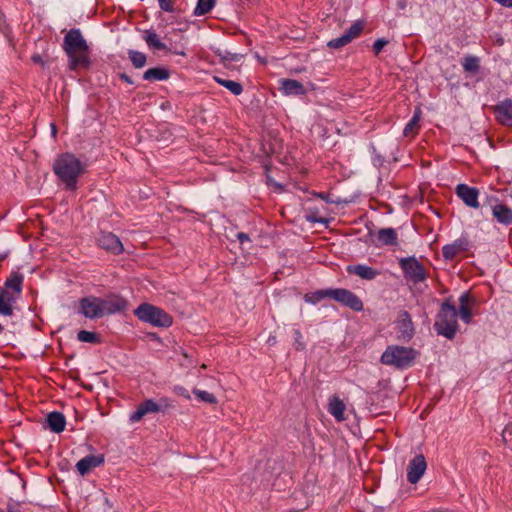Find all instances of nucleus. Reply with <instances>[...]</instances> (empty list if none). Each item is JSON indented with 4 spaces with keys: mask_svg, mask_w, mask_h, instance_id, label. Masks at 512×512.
<instances>
[{
    "mask_svg": "<svg viewBox=\"0 0 512 512\" xmlns=\"http://www.w3.org/2000/svg\"><path fill=\"white\" fill-rule=\"evenodd\" d=\"M462 66L466 72L476 73L480 68L479 58L476 56H466L462 61Z\"/></svg>",
    "mask_w": 512,
    "mask_h": 512,
    "instance_id": "nucleus-34",
    "label": "nucleus"
},
{
    "mask_svg": "<svg viewBox=\"0 0 512 512\" xmlns=\"http://www.w3.org/2000/svg\"><path fill=\"white\" fill-rule=\"evenodd\" d=\"M77 339L79 341L85 342V343L96 344V343L100 342V338H99L98 334H96L95 332L87 331V330L79 331L77 334Z\"/></svg>",
    "mask_w": 512,
    "mask_h": 512,
    "instance_id": "nucleus-35",
    "label": "nucleus"
},
{
    "mask_svg": "<svg viewBox=\"0 0 512 512\" xmlns=\"http://www.w3.org/2000/svg\"><path fill=\"white\" fill-rule=\"evenodd\" d=\"M62 49L68 58L69 70H87L91 67L90 47L80 29L72 28L66 32Z\"/></svg>",
    "mask_w": 512,
    "mask_h": 512,
    "instance_id": "nucleus-1",
    "label": "nucleus"
},
{
    "mask_svg": "<svg viewBox=\"0 0 512 512\" xmlns=\"http://www.w3.org/2000/svg\"><path fill=\"white\" fill-rule=\"evenodd\" d=\"M193 394L202 402H206L209 404H215L217 403L216 397L207 391L200 390V389H193Z\"/></svg>",
    "mask_w": 512,
    "mask_h": 512,
    "instance_id": "nucleus-36",
    "label": "nucleus"
},
{
    "mask_svg": "<svg viewBox=\"0 0 512 512\" xmlns=\"http://www.w3.org/2000/svg\"><path fill=\"white\" fill-rule=\"evenodd\" d=\"M15 303L16 297H13L7 291L0 290V317L13 316Z\"/></svg>",
    "mask_w": 512,
    "mask_h": 512,
    "instance_id": "nucleus-24",
    "label": "nucleus"
},
{
    "mask_svg": "<svg viewBox=\"0 0 512 512\" xmlns=\"http://www.w3.org/2000/svg\"><path fill=\"white\" fill-rule=\"evenodd\" d=\"M492 215L500 224L509 226L512 224V209L504 204H496L492 207Z\"/></svg>",
    "mask_w": 512,
    "mask_h": 512,
    "instance_id": "nucleus-25",
    "label": "nucleus"
},
{
    "mask_svg": "<svg viewBox=\"0 0 512 512\" xmlns=\"http://www.w3.org/2000/svg\"><path fill=\"white\" fill-rule=\"evenodd\" d=\"M347 272L364 280H373L380 274L379 271L364 264L349 265L347 267Z\"/></svg>",
    "mask_w": 512,
    "mask_h": 512,
    "instance_id": "nucleus-23",
    "label": "nucleus"
},
{
    "mask_svg": "<svg viewBox=\"0 0 512 512\" xmlns=\"http://www.w3.org/2000/svg\"><path fill=\"white\" fill-rule=\"evenodd\" d=\"M134 315L142 322L154 327L167 328L173 323L172 317L163 309L150 303H142L135 310Z\"/></svg>",
    "mask_w": 512,
    "mask_h": 512,
    "instance_id": "nucleus-5",
    "label": "nucleus"
},
{
    "mask_svg": "<svg viewBox=\"0 0 512 512\" xmlns=\"http://www.w3.org/2000/svg\"><path fill=\"white\" fill-rule=\"evenodd\" d=\"M331 291H332V288H328V289H321V290H317L313 293H307L305 294L304 296V300L307 302V303H310V304H317L318 302H320L321 300L325 299V298H330L331 299Z\"/></svg>",
    "mask_w": 512,
    "mask_h": 512,
    "instance_id": "nucleus-29",
    "label": "nucleus"
},
{
    "mask_svg": "<svg viewBox=\"0 0 512 512\" xmlns=\"http://www.w3.org/2000/svg\"><path fill=\"white\" fill-rule=\"evenodd\" d=\"M98 246L109 253L119 255L124 251L120 239L111 232H101L97 238Z\"/></svg>",
    "mask_w": 512,
    "mask_h": 512,
    "instance_id": "nucleus-12",
    "label": "nucleus"
},
{
    "mask_svg": "<svg viewBox=\"0 0 512 512\" xmlns=\"http://www.w3.org/2000/svg\"><path fill=\"white\" fill-rule=\"evenodd\" d=\"M427 468L425 457L422 454L416 455L409 461L407 467V480L411 484H416L423 476Z\"/></svg>",
    "mask_w": 512,
    "mask_h": 512,
    "instance_id": "nucleus-14",
    "label": "nucleus"
},
{
    "mask_svg": "<svg viewBox=\"0 0 512 512\" xmlns=\"http://www.w3.org/2000/svg\"><path fill=\"white\" fill-rule=\"evenodd\" d=\"M417 356L418 352L411 347L390 345L383 352L381 363L398 369H407L413 365Z\"/></svg>",
    "mask_w": 512,
    "mask_h": 512,
    "instance_id": "nucleus-4",
    "label": "nucleus"
},
{
    "mask_svg": "<svg viewBox=\"0 0 512 512\" xmlns=\"http://www.w3.org/2000/svg\"><path fill=\"white\" fill-rule=\"evenodd\" d=\"M280 90L286 96H300L306 93V89L303 84L295 79H281Z\"/></svg>",
    "mask_w": 512,
    "mask_h": 512,
    "instance_id": "nucleus-21",
    "label": "nucleus"
},
{
    "mask_svg": "<svg viewBox=\"0 0 512 512\" xmlns=\"http://www.w3.org/2000/svg\"><path fill=\"white\" fill-rule=\"evenodd\" d=\"M236 237L241 244H244L245 242H250L249 236L244 232L237 233Z\"/></svg>",
    "mask_w": 512,
    "mask_h": 512,
    "instance_id": "nucleus-42",
    "label": "nucleus"
},
{
    "mask_svg": "<svg viewBox=\"0 0 512 512\" xmlns=\"http://www.w3.org/2000/svg\"><path fill=\"white\" fill-rule=\"evenodd\" d=\"M459 304L457 313L460 319L466 324L471 323L473 318L471 307L476 304L475 298L469 292H464L459 297Z\"/></svg>",
    "mask_w": 512,
    "mask_h": 512,
    "instance_id": "nucleus-17",
    "label": "nucleus"
},
{
    "mask_svg": "<svg viewBox=\"0 0 512 512\" xmlns=\"http://www.w3.org/2000/svg\"><path fill=\"white\" fill-rule=\"evenodd\" d=\"M327 410L336 421L343 422L346 420V405L339 396L333 395L329 398Z\"/></svg>",
    "mask_w": 512,
    "mask_h": 512,
    "instance_id": "nucleus-22",
    "label": "nucleus"
},
{
    "mask_svg": "<svg viewBox=\"0 0 512 512\" xmlns=\"http://www.w3.org/2000/svg\"><path fill=\"white\" fill-rule=\"evenodd\" d=\"M8 512H21L20 509L18 507H9L8 508Z\"/></svg>",
    "mask_w": 512,
    "mask_h": 512,
    "instance_id": "nucleus-48",
    "label": "nucleus"
},
{
    "mask_svg": "<svg viewBox=\"0 0 512 512\" xmlns=\"http://www.w3.org/2000/svg\"><path fill=\"white\" fill-rule=\"evenodd\" d=\"M23 282L24 275L17 271H12L9 277L5 280L3 286L0 287V290L7 291L10 295L16 297L17 300L22 293Z\"/></svg>",
    "mask_w": 512,
    "mask_h": 512,
    "instance_id": "nucleus-15",
    "label": "nucleus"
},
{
    "mask_svg": "<svg viewBox=\"0 0 512 512\" xmlns=\"http://www.w3.org/2000/svg\"><path fill=\"white\" fill-rule=\"evenodd\" d=\"M45 427L53 433L59 434L65 430L66 418L63 413L53 411L47 414L45 418Z\"/></svg>",
    "mask_w": 512,
    "mask_h": 512,
    "instance_id": "nucleus-20",
    "label": "nucleus"
},
{
    "mask_svg": "<svg viewBox=\"0 0 512 512\" xmlns=\"http://www.w3.org/2000/svg\"><path fill=\"white\" fill-rule=\"evenodd\" d=\"M293 337H294V346H295L296 350H303L305 348V343L302 340L303 339L302 333L298 329H295L293 331Z\"/></svg>",
    "mask_w": 512,
    "mask_h": 512,
    "instance_id": "nucleus-39",
    "label": "nucleus"
},
{
    "mask_svg": "<svg viewBox=\"0 0 512 512\" xmlns=\"http://www.w3.org/2000/svg\"><path fill=\"white\" fill-rule=\"evenodd\" d=\"M170 73L167 69L161 67H154L146 70L143 73V79L147 81H164L167 80Z\"/></svg>",
    "mask_w": 512,
    "mask_h": 512,
    "instance_id": "nucleus-27",
    "label": "nucleus"
},
{
    "mask_svg": "<svg viewBox=\"0 0 512 512\" xmlns=\"http://www.w3.org/2000/svg\"><path fill=\"white\" fill-rule=\"evenodd\" d=\"M470 243L467 238L460 237L453 243L446 244L442 247V255L445 260H453L461 252L468 251Z\"/></svg>",
    "mask_w": 512,
    "mask_h": 512,
    "instance_id": "nucleus-16",
    "label": "nucleus"
},
{
    "mask_svg": "<svg viewBox=\"0 0 512 512\" xmlns=\"http://www.w3.org/2000/svg\"><path fill=\"white\" fill-rule=\"evenodd\" d=\"M498 122L505 126H512V100L505 99L493 107Z\"/></svg>",
    "mask_w": 512,
    "mask_h": 512,
    "instance_id": "nucleus-18",
    "label": "nucleus"
},
{
    "mask_svg": "<svg viewBox=\"0 0 512 512\" xmlns=\"http://www.w3.org/2000/svg\"><path fill=\"white\" fill-rule=\"evenodd\" d=\"M128 57L133 66L137 69L143 68L147 63V57L143 52L136 50H128Z\"/></svg>",
    "mask_w": 512,
    "mask_h": 512,
    "instance_id": "nucleus-31",
    "label": "nucleus"
},
{
    "mask_svg": "<svg viewBox=\"0 0 512 512\" xmlns=\"http://www.w3.org/2000/svg\"><path fill=\"white\" fill-rule=\"evenodd\" d=\"M455 194L470 208L477 209L480 206L478 201L479 190L475 187L463 183L458 184L455 188Z\"/></svg>",
    "mask_w": 512,
    "mask_h": 512,
    "instance_id": "nucleus-13",
    "label": "nucleus"
},
{
    "mask_svg": "<svg viewBox=\"0 0 512 512\" xmlns=\"http://www.w3.org/2000/svg\"><path fill=\"white\" fill-rule=\"evenodd\" d=\"M399 265L404 276L414 283L423 282L427 277L423 265L414 256L401 258Z\"/></svg>",
    "mask_w": 512,
    "mask_h": 512,
    "instance_id": "nucleus-7",
    "label": "nucleus"
},
{
    "mask_svg": "<svg viewBox=\"0 0 512 512\" xmlns=\"http://www.w3.org/2000/svg\"><path fill=\"white\" fill-rule=\"evenodd\" d=\"M51 133L55 137L57 134V127L54 123L51 124Z\"/></svg>",
    "mask_w": 512,
    "mask_h": 512,
    "instance_id": "nucleus-47",
    "label": "nucleus"
},
{
    "mask_svg": "<svg viewBox=\"0 0 512 512\" xmlns=\"http://www.w3.org/2000/svg\"><path fill=\"white\" fill-rule=\"evenodd\" d=\"M180 394L182 396H184L185 398H187V399L190 398V395H189L188 391L186 389H184V388H180Z\"/></svg>",
    "mask_w": 512,
    "mask_h": 512,
    "instance_id": "nucleus-46",
    "label": "nucleus"
},
{
    "mask_svg": "<svg viewBox=\"0 0 512 512\" xmlns=\"http://www.w3.org/2000/svg\"><path fill=\"white\" fill-rule=\"evenodd\" d=\"M331 294V299L343 306L356 312L363 310V302L354 292L345 288H332Z\"/></svg>",
    "mask_w": 512,
    "mask_h": 512,
    "instance_id": "nucleus-8",
    "label": "nucleus"
},
{
    "mask_svg": "<svg viewBox=\"0 0 512 512\" xmlns=\"http://www.w3.org/2000/svg\"><path fill=\"white\" fill-rule=\"evenodd\" d=\"M104 463V456L98 455H87L76 464L77 471L82 475L88 474L92 469L99 467Z\"/></svg>",
    "mask_w": 512,
    "mask_h": 512,
    "instance_id": "nucleus-19",
    "label": "nucleus"
},
{
    "mask_svg": "<svg viewBox=\"0 0 512 512\" xmlns=\"http://www.w3.org/2000/svg\"><path fill=\"white\" fill-rule=\"evenodd\" d=\"M397 339L408 342L414 335V327L411 316L407 311H401L396 322Z\"/></svg>",
    "mask_w": 512,
    "mask_h": 512,
    "instance_id": "nucleus-11",
    "label": "nucleus"
},
{
    "mask_svg": "<svg viewBox=\"0 0 512 512\" xmlns=\"http://www.w3.org/2000/svg\"><path fill=\"white\" fill-rule=\"evenodd\" d=\"M170 407L171 404L167 398H161L159 402H155L153 399H146L137 406V409L133 413L130 414L129 421L131 423H137L148 414L158 413Z\"/></svg>",
    "mask_w": 512,
    "mask_h": 512,
    "instance_id": "nucleus-6",
    "label": "nucleus"
},
{
    "mask_svg": "<svg viewBox=\"0 0 512 512\" xmlns=\"http://www.w3.org/2000/svg\"><path fill=\"white\" fill-rule=\"evenodd\" d=\"M144 39L147 45L154 50L160 51L167 48L166 44L160 40L159 36L155 32H148Z\"/></svg>",
    "mask_w": 512,
    "mask_h": 512,
    "instance_id": "nucleus-33",
    "label": "nucleus"
},
{
    "mask_svg": "<svg viewBox=\"0 0 512 512\" xmlns=\"http://www.w3.org/2000/svg\"><path fill=\"white\" fill-rule=\"evenodd\" d=\"M378 245L393 246L398 244V235L394 228H382L377 233Z\"/></svg>",
    "mask_w": 512,
    "mask_h": 512,
    "instance_id": "nucleus-26",
    "label": "nucleus"
},
{
    "mask_svg": "<svg viewBox=\"0 0 512 512\" xmlns=\"http://www.w3.org/2000/svg\"><path fill=\"white\" fill-rule=\"evenodd\" d=\"M420 114H421V111L419 109H417L415 111L414 115L412 116V118L405 125V127L403 129V135L405 137H412L415 134H417V132L420 128V126H419Z\"/></svg>",
    "mask_w": 512,
    "mask_h": 512,
    "instance_id": "nucleus-28",
    "label": "nucleus"
},
{
    "mask_svg": "<svg viewBox=\"0 0 512 512\" xmlns=\"http://www.w3.org/2000/svg\"><path fill=\"white\" fill-rule=\"evenodd\" d=\"M119 78L124 81L125 83L127 84H130L132 85L134 83V81L131 79L130 76H128L126 73H120L119 74Z\"/></svg>",
    "mask_w": 512,
    "mask_h": 512,
    "instance_id": "nucleus-43",
    "label": "nucleus"
},
{
    "mask_svg": "<svg viewBox=\"0 0 512 512\" xmlns=\"http://www.w3.org/2000/svg\"><path fill=\"white\" fill-rule=\"evenodd\" d=\"M216 4V0H198L193 14L195 16H203L209 13Z\"/></svg>",
    "mask_w": 512,
    "mask_h": 512,
    "instance_id": "nucleus-32",
    "label": "nucleus"
},
{
    "mask_svg": "<svg viewBox=\"0 0 512 512\" xmlns=\"http://www.w3.org/2000/svg\"><path fill=\"white\" fill-rule=\"evenodd\" d=\"M85 165L72 153L60 154L53 163V172L65 184L67 190H75Z\"/></svg>",
    "mask_w": 512,
    "mask_h": 512,
    "instance_id": "nucleus-2",
    "label": "nucleus"
},
{
    "mask_svg": "<svg viewBox=\"0 0 512 512\" xmlns=\"http://www.w3.org/2000/svg\"><path fill=\"white\" fill-rule=\"evenodd\" d=\"M349 43H350L349 37L345 36V34H343L340 37H337V38H334V39L330 40L328 42L327 46L329 48H332V49H340V48L346 46Z\"/></svg>",
    "mask_w": 512,
    "mask_h": 512,
    "instance_id": "nucleus-38",
    "label": "nucleus"
},
{
    "mask_svg": "<svg viewBox=\"0 0 512 512\" xmlns=\"http://www.w3.org/2000/svg\"><path fill=\"white\" fill-rule=\"evenodd\" d=\"M313 196L318 197V198L322 199L325 202L333 203V201L328 199V197H327V195L325 193H322V192L316 193L315 192V193H313Z\"/></svg>",
    "mask_w": 512,
    "mask_h": 512,
    "instance_id": "nucleus-44",
    "label": "nucleus"
},
{
    "mask_svg": "<svg viewBox=\"0 0 512 512\" xmlns=\"http://www.w3.org/2000/svg\"><path fill=\"white\" fill-rule=\"evenodd\" d=\"M158 3L165 12L173 13L175 11L174 0H158Z\"/></svg>",
    "mask_w": 512,
    "mask_h": 512,
    "instance_id": "nucleus-40",
    "label": "nucleus"
},
{
    "mask_svg": "<svg viewBox=\"0 0 512 512\" xmlns=\"http://www.w3.org/2000/svg\"><path fill=\"white\" fill-rule=\"evenodd\" d=\"M215 80L217 83L228 89L232 94L236 96L240 95L243 92V87L239 82L222 79L219 77H215Z\"/></svg>",
    "mask_w": 512,
    "mask_h": 512,
    "instance_id": "nucleus-30",
    "label": "nucleus"
},
{
    "mask_svg": "<svg viewBox=\"0 0 512 512\" xmlns=\"http://www.w3.org/2000/svg\"><path fill=\"white\" fill-rule=\"evenodd\" d=\"M458 313L451 298H447L442 303L437 314L434 328L439 335L447 339H453L458 330Z\"/></svg>",
    "mask_w": 512,
    "mask_h": 512,
    "instance_id": "nucleus-3",
    "label": "nucleus"
},
{
    "mask_svg": "<svg viewBox=\"0 0 512 512\" xmlns=\"http://www.w3.org/2000/svg\"><path fill=\"white\" fill-rule=\"evenodd\" d=\"M79 312L89 319H99L103 317V311L100 306V297L86 296L79 301Z\"/></svg>",
    "mask_w": 512,
    "mask_h": 512,
    "instance_id": "nucleus-10",
    "label": "nucleus"
},
{
    "mask_svg": "<svg viewBox=\"0 0 512 512\" xmlns=\"http://www.w3.org/2000/svg\"><path fill=\"white\" fill-rule=\"evenodd\" d=\"M387 44H388L387 40H385L383 38L377 39L373 44V51H374L375 55H378Z\"/></svg>",
    "mask_w": 512,
    "mask_h": 512,
    "instance_id": "nucleus-41",
    "label": "nucleus"
},
{
    "mask_svg": "<svg viewBox=\"0 0 512 512\" xmlns=\"http://www.w3.org/2000/svg\"><path fill=\"white\" fill-rule=\"evenodd\" d=\"M314 221L324 222V220H322V219H314Z\"/></svg>",
    "mask_w": 512,
    "mask_h": 512,
    "instance_id": "nucleus-50",
    "label": "nucleus"
},
{
    "mask_svg": "<svg viewBox=\"0 0 512 512\" xmlns=\"http://www.w3.org/2000/svg\"><path fill=\"white\" fill-rule=\"evenodd\" d=\"M100 306L104 317L124 312L128 307V301L118 294H109L104 298L100 297Z\"/></svg>",
    "mask_w": 512,
    "mask_h": 512,
    "instance_id": "nucleus-9",
    "label": "nucleus"
},
{
    "mask_svg": "<svg viewBox=\"0 0 512 512\" xmlns=\"http://www.w3.org/2000/svg\"><path fill=\"white\" fill-rule=\"evenodd\" d=\"M363 31V24L359 21L353 23L351 27L344 33L345 36L349 37V41L351 42L355 38H357L361 32Z\"/></svg>",
    "mask_w": 512,
    "mask_h": 512,
    "instance_id": "nucleus-37",
    "label": "nucleus"
},
{
    "mask_svg": "<svg viewBox=\"0 0 512 512\" xmlns=\"http://www.w3.org/2000/svg\"><path fill=\"white\" fill-rule=\"evenodd\" d=\"M32 60L35 63L43 64L42 57L40 55H33Z\"/></svg>",
    "mask_w": 512,
    "mask_h": 512,
    "instance_id": "nucleus-45",
    "label": "nucleus"
},
{
    "mask_svg": "<svg viewBox=\"0 0 512 512\" xmlns=\"http://www.w3.org/2000/svg\"><path fill=\"white\" fill-rule=\"evenodd\" d=\"M3 330H4V327H3V325L0 324V334L3 332Z\"/></svg>",
    "mask_w": 512,
    "mask_h": 512,
    "instance_id": "nucleus-49",
    "label": "nucleus"
}]
</instances>
